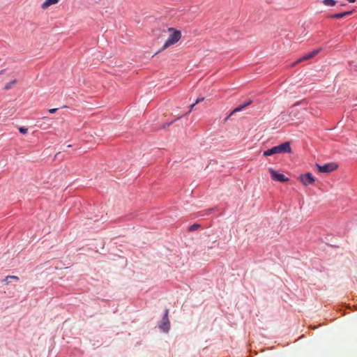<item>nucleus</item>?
I'll return each mask as SVG.
<instances>
[{
    "mask_svg": "<svg viewBox=\"0 0 357 357\" xmlns=\"http://www.w3.org/2000/svg\"><path fill=\"white\" fill-rule=\"evenodd\" d=\"M19 131L22 134H26L28 131V129L24 127H20L19 128Z\"/></svg>",
    "mask_w": 357,
    "mask_h": 357,
    "instance_id": "obj_14",
    "label": "nucleus"
},
{
    "mask_svg": "<svg viewBox=\"0 0 357 357\" xmlns=\"http://www.w3.org/2000/svg\"><path fill=\"white\" fill-rule=\"evenodd\" d=\"M168 31L170 33V34L160 52L163 51L169 47L176 44L181 38V33L180 31H178L174 28H169Z\"/></svg>",
    "mask_w": 357,
    "mask_h": 357,
    "instance_id": "obj_1",
    "label": "nucleus"
},
{
    "mask_svg": "<svg viewBox=\"0 0 357 357\" xmlns=\"http://www.w3.org/2000/svg\"><path fill=\"white\" fill-rule=\"evenodd\" d=\"M299 179L304 185L312 184L315 181L314 177L310 172H307L305 174H301L299 177Z\"/></svg>",
    "mask_w": 357,
    "mask_h": 357,
    "instance_id": "obj_6",
    "label": "nucleus"
},
{
    "mask_svg": "<svg viewBox=\"0 0 357 357\" xmlns=\"http://www.w3.org/2000/svg\"><path fill=\"white\" fill-rule=\"evenodd\" d=\"M57 110H58V109H57V108H53V109H49V112H50V114H54V113H55Z\"/></svg>",
    "mask_w": 357,
    "mask_h": 357,
    "instance_id": "obj_17",
    "label": "nucleus"
},
{
    "mask_svg": "<svg viewBox=\"0 0 357 357\" xmlns=\"http://www.w3.org/2000/svg\"><path fill=\"white\" fill-rule=\"evenodd\" d=\"M59 2V0H45L41 5V8L43 10L47 9L48 7L56 4Z\"/></svg>",
    "mask_w": 357,
    "mask_h": 357,
    "instance_id": "obj_8",
    "label": "nucleus"
},
{
    "mask_svg": "<svg viewBox=\"0 0 357 357\" xmlns=\"http://www.w3.org/2000/svg\"><path fill=\"white\" fill-rule=\"evenodd\" d=\"M321 51V49H317V50H313L312 52H309L305 55H303V56H301L300 59H298L297 61H296L291 66H294L295 65L298 64V63H300L304 61H307V60H309V59H312L313 57H314L316 55H317Z\"/></svg>",
    "mask_w": 357,
    "mask_h": 357,
    "instance_id": "obj_5",
    "label": "nucleus"
},
{
    "mask_svg": "<svg viewBox=\"0 0 357 357\" xmlns=\"http://www.w3.org/2000/svg\"><path fill=\"white\" fill-rule=\"evenodd\" d=\"M322 3L326 6L333 7L336 5L337 1L335 0H323Z\"/></svg>",
    "mask_w": 357,
    "mask_h": 357,
    "instance_id": "obj_11",
    "label": "nucleus"
},
{
    "mask_svg": "<svg viewBox=\"0 0 357 357\" xmlns=\"http://www.w3.org/2000/svg\"><path fill=\"white\" fill-rule=\"evenodd\" d=\"M347 1L350 3H354L356 1V0H347Z\"/></svg>",
    "mask_w": 357,
    "mask_h": 357,
    "instance_id": "obj_20",
    "label": "nucleus"
},
{
    "mask_svg": "<svg viewBox=\"0 0 357 357\" xmlns=\"http://www.w3.org/2000/svg\"><path fill=\"white\" fill-rule=\"evenodd\" d=\"M196 105H197V104H195V102L194 104L191 105L190 106V109H189L188 112L186 114H188L189 113H190V112H191V111H192V109H193V107H194Z\"/></svg>",
    "mask_w": 357,
    "mask_h": 357,
    "instance_id": "obj_16",
    "label": "nucleus"
},
{
    "mask_svg": "<svg viewBox=\"0 0 357 357\" xmlns=\"http://www.w3.org/2000/svg\"><path fill=\"white\" fill-rule=\"evenodd\" d=\"M291 147L289 142H284L280 145L274 146L271 149H267L264 151L263 155L264 156H270L274 154H279L282 153H290Z\"/></svg>",
    "mask_w": 357,
    "mask_h": 357,
    "instance_id": "obj_2",
    "label": "nucleus"
},
{
    "mask_svg": "<svg viewBox=\"0 0 357 357\" xmlns=\"http://www.w3.org/2000/svg\"><path fill=\"white\" fill-rule=\"evenodd\" d=\"M199 227V225L198 224H194L192 225H191L189 228V231H193L196 229H197Z\"/></svg>",
    "mask_w": 357,
    "mask_h": 357,
    "instance_id": "obj_13",
    "label": "nucleus"
},
{
    "mask_svg": "<svg viewBox=\"0 0 357 357\" xmlns=\"http://www.w3.org/2000/svg\"><path fill=\"white\" fill-rule=\"evenodd\" d=\"M204 98H203V97L200 98V97H199V98H198L197 99V100L195 101V104H198V103H199V102H202V101H204Z\"/></svg>",
    "mask_w": 357,
    "mask_h": 357,
    "instance_id": "obj_15",
    "label": "nucleus"
},
{
    "mask_svg": "<svg viewBox=\"0 0 357 357\" xmlns=\"http://www.w3.org/2000/svg\"><path fill=\"white\" fill-rule=\"evenodd\" d=\"M318 172L321 173H330L337 168V165L335 163H328L324 165H317Z\"/></svg>",
    "mask_w": 357,
    "mask_h": 357,
    "instance_id": "obj_3",
    "label": "nucleus"
},
{
    "mask_svg": "<svg viewBox=\"0 0 357 357\" xmlns=\"http://www.w3.org/2000/svg\"><path fill=\"white\" fill-rule=\"evenodd\" d=\"M268 172L271 176L272 179L274 181L279 182H287L289 181V178L284 174L277 172L273 168H269Z\"/></svg>",
    "mask_w": 357,
    "mask_h": 357,
    "instance_id": "obj_4",
    "label": "nucleus"
},
{
    "mask_svg": "<svg viewBox=\"0 0 357 357\" xmlns=\"http://www.w3.org/2000/svg\"><path fill=\"white\" fill-rule=\"evenodd\" d=\"M9 278H10V279H13V280H19V278L17 276H15V275H10Z\"/></svg>",
    "mask_w": 357,
    "mask_h": 357,
    "instance_id": "obj_18",
    "label": "nucleus"
},
{
    "mask_svg": "<svg viewBox=\"0 0 357 357\" xmlns=\"http://www.w3.org/2000/svg\"><path fill=\"white\" fill-rule=\"evenodd\" d=\"M167 315L168 310H167L165 311V314L164 315V317L162 318L161 324L159 326L160 328L162 329L164 332H167L169 329V322L168 320Z\"/></svg>",
    "mask_w": 357,
    "mask_h": 357,
    "instance_id": "obj_7",
    "label": "nucleus"
},
{
    "mask_svg": "<svg viewBox=\"0 0 357 357\" xmlns=\"http://www.w3.org/2000/svg\"><path fill=\"white\" fill-rule=\"evenodd\" d=\"M251 104V101H249L248 102H246L245 104L244 105H242L239 107H237L236 108H235L230 114L226 118V120H227L230 116H231L234 114H235L236 112H241L242 110L244 109V108L245 107H247L248 105H250Z\"/></svg>",
    "mask_w": 357,
    "mask_h": 357,
    "instance_id": "obj_9",
    "label": "nucleus"
},
{
    "mask_svg": "<svg viewBox=\"0 0 357 357\" xmlns=\"http://www.w3.org/2000/svg\"><path fill=\"white\" fill-rule=\"evenodd\" d=\"M3 281L5 282V283H6V284H8V283L10 282V278H9V276H7V277L4 279V280H3Z\"/></svg>",
    "mask_w": 357,
    "mask_h": 357,
    "instance_id": "obj_19",
    "label": "nucleus"
},
{
    "mask_svg": "<svg viewBox=\"0 0 357 357\" xmlns=\"http://www.w3.org/2000/svg\"><path fill=\"white\" fill-rule=\"evenodd\" d=\"M353 13V11H346V12H343V13H337V14H334V15H331L329 17L330 18H333V19H339V18H342L345 16H347V15H350Z\"/></svg>",
    "mask_w": 357,
    "mask_h": 357,
    "instance_id": "obj_10",
    "label": "nucleus"
},
{
    "mask_svg": "<svg viewBox=\"0 0 357 357\" xmlns=\"http://www.w3.org/2000/svg\"><path fill=\"white\" fill-rule=\"evenodd\" d=\"M17 82V80L16 79H13V81L7 83L5 86H4V89L6 90H9L13 86L14 84Z\"/></svg>",
    "mask_w": 357,
    "mask_h": 357,
    "instance_id": "obj_12",
    "label": "nucleus"
}]
</instances>
